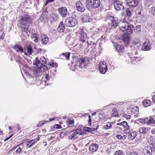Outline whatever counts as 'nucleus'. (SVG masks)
<instances>
[{"label": "nucleus", "instance_id": "obj_17", "mask_svg": "<svg viewBox=\"0 0 155 155\" xmlns=\"http://www.w3.org/2000/svg\"><path fill=\"white\" fill-rule=\"evenodd\" d=\"M131 34L125 33L122 36V40L126 44H128L130 41V35Z\"/></svg>", "mask_w": 155, "mask_h": 155}, {"label": "nucleus", "instance_id": "obj_8", "mask_svg": "<svg viewBox=\"0 0 155 155\" xmlns=\"http://www.w3.org/2000/svg\"><path fill=\"white\" fill-rule=\"evenodd\" d=\"M107 70L106 63L105 61H101L99 65V71L101 73L105 74Z\"/></svg>", "mask_w": 155, "mask_h": 155}, {"label": "nucleus", "instance_id": "obj_21", "mask_svg": "<svg viewBox=\"0 0 155 155\" xmlns=\"http://www.w3.org/2000/svg\"><path fill=\"white\" fill-rule=\"evenodd\" d=\"M80 38V41L83 42H85L87 38V34L84 31H82L81 33Z\"/></svg>", "mask_w": 155, "mask_h": 155}, {"label": "nucleus", "instance_id": "obj_15", "mask_svg": "<svg viewBox=\"0 0 155 155\" xmlns=\"http://www.w3.org/2000/svg\"><path fill=\"white\" fill-rule=\"evenodd\" d=\"M25 51L24 54L26 55H31L33 51V50L31 46L30 45H28L26 46L25 48Z\"/></svg>", "mask_w": 155, "mask_h": 155}, {"label": "nucleus", "instance_id": "obj_27", "mask_svg": "<svg viewBox=\"0 0 155 155\" xmlns=\"http://www.w3.org/2000/svg\"><path fill=\"white\" fill-rule=\"evenodd\" d=\"M72 132H74L75 133H77V135L79 136L80 135H82L84 134L83 133L81 132V129H77L75 130H71L69 131L70 133H71Z\"/></svg>", "mask_w": 155, "mask_h": 155}, {"label": "nucleus", "instance_id": "obj_3", "mask_svg": "<svg viewBox=\"0 0 155 155\" xmlns=\"http://www.w3.org/2000/svg\"><path fill=\"white\" fill-rule=\"evenodd\" d=\"M119 28L123 32L126 31L127 33L131 34L133 32L134 27L133 25L129 24L127 22L124 21L121 23Z\"/></svg>", "mask_w": 155, "mask_h": 155}, {"label": "nucleus", "instance_id": "obj_47", "mask_svg": "<svg viewBox=\"0 0 155 155\" xmlns=\"http://www.w3.org/2000/svg\"><path fill=\"white\" fill-rule=\"evenodd\" d=\"M49 65H50L51 67H56L58 66L57 64L56 63H50L49 64Z\"/></svg>", "mask_w": 155, "mask_h": 155}, {"label": "nucleus", "instance_id": "obj_14", "mask_svg": "<svg viewBox=\"0 0 155 155\" xmlns=\"http://www.w3.org/2000/svg\"><path fill=\"white\" fill-rule=\"evenodd\" d=\"M151 48L150 42L149 41L147 40L143 44L141 49L143 51H149Z\"/></svg>", "mask_w": 155, "mask_h": 155}, {"label": "nucleus", "instance_id": "obj_36", "mask_svg": "<svg viewBox=\"0 0 155 155\" xmlns=\"http://www.w3.org/2000/svg\"><path fill=\"white\" fill-rule=\"evenodd\" d=\"M148 118L147 117H146L143 118H139L137 120L141 123L145 124L147 123V120H148Z\"/></svg>", "mask_w": 155, "mask_h": 155}, {"label": "nucleus", "instance_id": "obj_6", "mask_svg": "<svg viewBox=\"0 0 155 155\" xmlns=\"http://www.w3.org/2000/svg\"><path fill=\"white\" fill-rule=\"evenodd\" d=\"M77 22L76 19L74 17H70L65 20V25L68 27H72L75 26Z\"/></svg>", "mask_w": 155, "mask_h": 155}, {"label": "nucleus", "instance_id": "obj_12", "mask_svg": "<svg viewBox=\"0 0 155 155\" xmlns=\"http://www.w3.org/2000/svg\"><path fill=\"white\" fill-rule=\"evenodd\" d=\"M58 11L61 16L64 17H65L68 14L67 9L64 7H61L58 9Z\"/></svg>", "mask_w": 155, "mask_h": 155}, {"label": "nucleus", "instance_id": "obj_19", "mask_svg": "<svg viewBox=\"0 0 155 155\" xmlns=\"http://www.w3.org/2000/svg\"><path fill=\"white\" fill-rule=\"evenodd\" d=\"M40 73L39 70L34 68L31 71L30 74V75L33 78L34 77H38V74Z\"/></svg>", "mask_w": 155, "mask_h": 155}, {"label": "nucleus", "instance_id": "obj_51", "mask_svg": "<svg viewBox=\"0 0 155 155\" xmlns=\"http://www.w3.org/2000/svg\"><path fill=\"white\" fill-rule=\"evenodd\" d=\"M43 121H39V122L37 124L36 126L37 127H39L41 125H43L45 124V122H44Z\"/></svg>", "mask_w": 155, "mask_h": 155}, {"label": "nucleus", "instance_id": "obj_48", "mask_svg": "<svg viewBox=\"0 0 155 155\" xmlns=\"http://www.w3.org/2000/svg\"><path fill=\"white\" fill-rule=\"evenodd\" d=\"M84 131L87 132H91L92 130V129L89 127H85L84 128Z\"/></svg>", "mask_w": 155, "mask_h": 155}, {"label": "nucleus", "instance_id": "obj_28", "mask_svg": "<svg viewBox=\"0 0 155 155\" xmlns=\"http://www.w3.org/2000/svg\"><path fill=\"white\" fill-rule=\"evenodd\" d=\"M67 122L68 126L70 127H72L74 125V121L73 119H68L67 120Z\"/></svg>", "mask_w": 155, "mask_h": 155}, {"label": "nucleus", "instance_id": "obj_58", "mask_svg": "<svg viewBox=\"0 0 155 155\" xmlns=\"http://www.w3.org/2000/svg\"><path fill=\"white\" fill-rule=\"evenodd\" d=\"M35 4L36 5H39V0H35Z\"/></svg>", "mask_w": 155, "mask_h": 155}, {"label": "nucleus", "instance_id": "obj_34", "mask_svg": "<svg viewBox=\"0 0 155 155\" xmlns=\"http://www.w3.org/2000/svg\"><path fill=\"white\" fill-rule=\"evenodd\" d=\"M148 131V129H146L144 127H141L139 129V131L141 133L145 134Z\"/></svg>", "mask_w": 155, "mask_h": 155}, {"label": "nucleus", "instance_id": "obj_13", "mask_svg": "<svg viewBox=\"0 0 155 155\" xmlns=\"http://www.w3.org/2000/svg\"><path fill=\"white\" fill-rule=\"evenodd\" d=\"M152 152V148L150 146L145 147L143 150L144 155H151Z\"/></svg>", "mask_w": 155, "mask_h": 155}, {"label": "nucleus", "instance_id": "obj_18", "mask_svg": "<svg viewBox=\"0 0 155 155\" xmlns=\"http://www.w3.org/2000/svg\"><path fill=\"white\" fill-rule=\"evenodd\" d=\"M99 146L97 144L92 143L89 146V150L92 152L96 151L98 149Z\"/></svg>", "mask_w": 155, "mask_h": 155}, {"label": "nucleus", "instance_id": "obj_56", "mask_svg": "<svg viewBox=\"0 0 155 155\" xmlns=\"http://www.w3.org/2000/svg\"><path fill=\"white\" fill-rule=\"evenodd\" d=\"M151 11L153 15L155 16V7L152 8Z\"/></svg>", "mask_w": 155, "mask_h": 155}, {"label": "nucleus", "instance_id": "obj_38", "mask_svg": "<svg viewBox=\"0 0 155 155\" xmlns=\"http://www.w3.org/2000/svg\"><path fill=\"white\" fill-rule=\"evenodd\" d=\"M113 113L112 115L113 116H117L118 115V113L117 110L116 108H114L112 111Z\"/></svg>", "mask_w": 155, "mask_h": 155}, {"label": "nucleus", "instance_id": "obj_49", "mask_svg": "<svg viewBox=\"0 0 155 155\" xmlns=\"http://www.w3.org/2000/svg\"><path fill=\"white\" fill-rule=\"evenodd\" d=\"M123 126L124 127V128H126V127H129V126L128 125L126 121H123Z\"/></svg>", "mask_w": 155, "mask_h": 155}, {"label": "nucleus", "instance_id": "obj_41", "mask_svg": "<svg viewBox=\"0 0 155 155\" xmlns=\"http://www.w3.org/2000/svg\"><path fill=\"white\" fill-rule=\"evenodd\" d=\"M114 155H124V154L122 151L119 150L115 152Z\"/></svg>", "mask_w": 155, "mask_h": 155}, {"label": "nucleus", "instance_id": "obj_20", "mask_svg": "<svg viewBox=\"0 0 155 155\" xmlns=\"http://www.w3.org/2000/svg\"><path fill=\"white\" fill-rule=\"evenodd\" d=\"M65 27L63 21H61L57 29V30L60 32H64Z\"/></svg>", "mask_w": 155, "mask_h": 155}, {"label": "nucleus", "instance_id": "obj_44", "mask_svg": "<svg viewBox=\"0 0 155 155\" xmlns=\"http://www.w3.org/2000/svg\"><path fill=\"white\" fill-rule=\"evenodd\" d=\"M28 28L24 27V30L25 32L26 33L27 35L28 36H29V34H30V31L28 30Z\"/></svg>", "mask_w": 155, "mask_h": 155}, {"label": "nucleus", "instance_id": "obj_26", "mask_svg": "<svg viewBox=\"0 0 155 155\" xmlns=\"http://www.w3.org/2000/svg\"><path fill=\"white\" fill-rule=\"evenodd\" d=\"M135 48L137 47L138 49L140 47V40L139 39L135 38V40L133 42Z\"/></svg>", "mask_w": 155, "mask_h": 155}, {"label": "nucleus", "instance_id": "obj_22", "mask_svg": "<svg viewBox=\"0 0 155 155\" xmlns=\"http://www.w3.org/2000/svg\"><path fill=\"white\" fill-rule=\"evenodd\" d=\"M20 144H19L15 147H14V148H12L10 150H16L15 151V152L17 154H21L22 153V151L20 147H19V146Z\"/></svg>", "mask_w": 155, "mask_h": 155}, {"label": "nucleus", "instance_id": "obj_37", "mask_svg": "<svg viewBox=\"0 0 155 155\" xmlns=\"http://www.w3.org/2000/svg\"><path fill=\"white\" fill-rule=\"evenodd\" d=\"M151 104V101L149 100H145L143 102V105L145 107H147L150 106Z\"/></svg>", "mask_w": 155, "mask_h": 155}, {"label": "nucleus", "instance_id": "obj_33", "mask_svg": "<svg viewBox=\"0 0 155 155\" xmlns=\"http://www.w3.org/2000/svg\"><path fill=\"white\" fill-rule=\"evenodd\" d=\"M114 46L116 47V49L120 53V52L122 51V50L123 48V46H121L120 45H119L116 44Z\"/></svg>", "mask_w": 155, "mask_h": 155}, {"label": "nucleus", "instance_id": "obj_11", "mask_svg": "<svg viewBox=\"0 0 155 155\" xmlns=\"http://www.w3.org/2000/svg\"><path fill=\"white\" fill-rule=\"evenodd\" d=\"M75 6L77 10L80 12H83L85 10V8L84 5L80 1H77Z\"/></svg>", "mask_w": 155, "mask_h": 155}, {"label": "nucleus", "instance_id": "obj_42", "mask_svg": "<svg viewBox=\"0 0 155 155\" xmlns=\"http://www.w3.org/2000/svg\"><path fill=\"white\" fill-rule=\"evenodd\" d=\"M139 112V108L138 107H134L132 110V112L137 114Z\"/></svg>", "mask_w": 155, "mask_h": 155}, {"label": "nucleus", "instance_id": "obj_4", "mask_svg": "<svg viewBox=\"0 0 155 155\" xmlns=\"http://www.w3.org/2000/svg\"><path fill=\"white\" fill-rule=\"evenodd\" d=\"M101 4L100 0H86V6L91 7L92 8H95L98 7Z\"/></svg>", "mask_w": 155, "mask_h": 155}, {"label": "nucleus", "instance_id": "obj_23", "mask_svg": "<svg viewBox=\"0 0 155 155\" xmlns=\"http://www.w3.org/2000/svg\"><path fill=\"white\" fill-rule=\"evenodd\" d=\"M42 44H46L48 41V38L45 35H42L41 36Z\"/></svg>", "mask_w": 155, "mask_h": 155}, {"label": "nucleus", "instance_id": "obj_55", "mask_svg": "<svg viewBox=\"0 0 155 155\" xmlns=\"http://www.w3.org/2000/svg\"><path fill=\"white\" fill-rule=\"evenodd\" d=\"M117 138L119 140H122V136L120 134H117L116 136Z\"/></svg>", "mask_w": 155, "mask_h": 155}, {"label": "nucleus", "instance_id": "obj_35", "mask_svg": "<svg viewBox=\"0 0 155 155\" xmlns=\"http://www.w3.org/2000/svg\"><path fill=\"white\" fill-rule=\"evenodd\" d=\"M82 20L84 22H89V17L88 15H84L82 18Z\"/></svg>", "mask_w": 155, "mask_h": 155}, {"label": "nucleus", "instance_id": "obj_46", "mask_svg": "<svg viewBox=\"0 0 155 155\" xmlns=\"http://www.w3.org/2000/svg\"><path fill=\"white\" fill-rule=\"evenodd\" d=\"M123 116L127 120H129L131 118V116L129 115H127L126 114H123Z\"/></svg>", "mask_w": 155, "mask_h": 155}, {"label": "nucleus", "instance_id": "obj_39", "mask_svg": "<svg viewBox=\"0 0 155 155\" xmlns=\"http://www.w3.org/2000/svg\"><path fill=\"white\" fill-rule=\"evenodd\" d=\"M134 31L136 33H138L140 32V26L139 25H137L136 26L135 28H134Z\"/></svg>", "mask_w": 155, "mask_h": 155}, {"label": "nucleus", "instance_id": "obj_9", "mask_svg": "<svg viewBox=\"0 0 155 155\" xmlns=\"http://www.w3.org/2000/svg\"><path fill=\"white\" fill-rule=\"evenodd\" d=\"M122 2L119 1L115 0L113 2V5L115 9L117 11H120L124 8Z\"/></svg>", "mask_w": 155, "mask_h": 155}, {"label": "nucleus", "instance_id": "obj_53", "mask_svg": "<svg viewBox=\"0 0 155 155\" xmlns=\"http://www.w3.org/2000/svg\"><path fill=\"white\" fill-rule=\"evenodd\" d=\"M124 131L125 132V133H126L128 134H129V133L130 131V130L129 129V127L126 128L125 129H124Z\"/></svg>", "mask_w": 155, "mask_h": 155}, {"label": "nucleus", "instance_id": "obj_30", "mask_svg": "<svg viewBox=\"0 0 155 155\" xmlns=\"http://www.w3.org/2000/svg\"><path fill=\"white\" fill-rule=\"evenodd\" d=\"M150 119L147 120V124L154 125H155V121L151 117H149Z\"/></svg>", "mask_w": 155, "mask_h": 155}, {"label": "nucleus", "instance_id": "obj_16", "mask_svg": "<svg viewBox=\"0 0 155 155\" xmlns=\"http://www.w3.org/2000/svg\"><path fill=\"white\" fill-rule=\"evenodd\" d=\"M13 49L16 51L17 52L22 53H24V51L23 47L19 44H16L13 47Z\"/></svg>", "mask_w": 155, "mask_h": 155}, {"label": "nucleus", "instance_id": "obj_64", "mask_svg": "<svg viewBox=\"0 0 155 155\" xmlns=\"http://www.w3.org/2000/svg\"><path fill=\"white\" fill-rule=\"evenodd\" d=\"M89 117V120H88V122L90 124H91V116L90 115H89L88 116Z\"/></svg>", "mask_w": 155, "mask_h": 155}, {"label": "nucleus", "instance_id": "obj_40", "mask_svg": "<svg viewBox=\"0 0 155 155\" xmlns=\"http://www.w3.org/2000/svg\"><path fill=\"white\" fill-rule=\"evenodd\" d=\"M131 10H130L129 8H128L126 11V15L128 17H130L132 14Z\"/></svg>", "mask_w": 155, "mask_h": 155}, {"label": "nucleus", "instance_id": "obj_1", "mask_svg": "<svg viewBox=\"0 0 155 155\" xmlns=\"http://www.w3.org/2000/svg\"><path fill=\"white\" fill-rule=\"evenodd\" d=\"M72 58L74 62L73 63H71V64H73L75 62L73 65L74 67L78 66L81 68H86L85 60L84 58H82L80 55L74 54L73 55Z\"/></svg>", "mask_w": 155, "mask_h": 155}, {"label": "nucleus", "instance_id": "obj_29", "mask_svg": "<svg viewBox=\"0 0 155 155\" xmlns=\"http://www.w3.org/2000/svg\"><path fill=\"white\" fill-rule=\"evenodd\" d=\"M70 54V52H66L62 53L60 55V56H63L65 58V59L68 60L69 59Z\"/></svg>", "mask_w": 155, "mask_h": 155}, {"label": "nucleus", "instance_id": "obj_62", "mask_svg": "<svg viewBox=\"0 0 155 155\" xmlns=\"http://www.w3.org/2000/svg\"><path fill=\"white\" fill-rule=\"evenodd\" d=\"M127 135H124L123 136H122V140H124L126 139V137H127Z\"/></svg>", "mask_w": 155, "mask_h": 155}, {"label": "nucleus", "instance_id": "obj_50", "mask_svg": "<svg viewBox=\"0 0 155 155\" xmlns=\"http://www.w3.org/2000/svg\"><path fill=\"white\" fill-rule=\"evenodd\" d=\"M111 126V124L110 123H108L105 126V128L106 129H108L110 128Z\"/></svg>", "mask_w": 155, "mask_h": 155}, {"label": "nucleus", "instance_id": "obj_60", "mask_svg": "<svg viewBox=\"0 0 155 155\" xmlns=\"http://www.w3.org/2000/svg\"><path fill=\"white\" fill-rule=\"evenodd\" d=\"M152 100L153 102L155 104V94L152 97Z\"/></svg>", "mask_w": 155, "mask_h": 155}, {"label": "nucleus", "instance_id": "obj_24", "mask_svg": "<svg viewBox=\"0 0 155 155\" xmlns=\"http://www.w3.org/2000/svg\"><path fill=\"white\" fill-rule=\"evenodd\" d=\"M31 39L33 40V41L35 43L38 42V35L36 33L32 34L31 36Z\"/></svg>", "mask_w": 155, "mask_h": 155}, {"label": "nucleus", "instance_id": "obj_52", "mask_svg": "<svg viewBox=\"0 0 155 155\" xmlns=\"http://www.w3.org/2000/svg\"><path fill=\"white\" fill-rule=\"evenodd\" d=\"M44 64H42V66H41V68H39L41 69V68L43 69V70H46L48 69V67L47 66L44 65Z\"/></svg>", "mask_w": 155, "mask_h": 155}, {"label": "nucleus", "instance_id": "obj_57", "mask_svg": "<svg viewBox=\"0 0 155 155\" xmlns=\"http://www.w3.org/2000/svg\"><path fill=\"white\" fill-rule=\"evenodd\" d=\"M51 76H49L47 74H46L45 76V78L47 80H48L51 78Z\"/></svg>", "mask_w": 155, "mask_h": 155}, {"label": "nucleus", "instance_id": "obj_25", "mask_svg": "<svg viewBox=\"0 0 155 155\" xmlns=\"http://www.w3.org/2000/svg\"><path fill=\"white\" fill-rule=\"evenodd\" d=\"M136 136L135 132H132L129 134H127L128 138L129 140H133Z\"/></svg>", "mask_w": 155, "mask_h": 155}, {"label": "nucleus", "instance_id": "obj_7", "mask_svg": "<svg viewBox=\"0 0 155 155\" xmlns=\"http://www.w3.org/2000/svg\"><path fill=\"white\" fill-rule=\"evenodd\" d=\"M47 60L43 56L40 58V60L38 58H36L33 62V64L38 68H41L42 64H46Z\"/></svg>", "mask_w": 155, "mask_h": 155}, {"label": "nucleus", "instance_id": "obj_45", "mask_svg": "<svg viewBox=\"0 0 155 155\" xmlns=\"http://www.w3.org/2000/svg\"><path fill=\"white\" fill-rule=\"evenodd\" d=\"M151 145L152 147V150L153 152L155 151V141H153L151 143Z\"/></svg>", "mask_w": 155, "mask_h": 155}, {"label": "nucleus", "instance_id": "obj_63", "mask_svg": "<svg viewBox=\"0 0 155 155\" xmlns=\"http://www.w3.org/2000/svg\"><path fill=\"white\" fill-rule=\"evenodd\" d=\"M38 52H40L41 53H42V52H44V51L43 50L41 49H39L38 50Z\"/></svg>", "mask_w": 155, "mask_h": 155}, {"label": "nucleus", "instance_id": "obj_10", "mask_svg": "<svg viewBox=\"0 0 155 155\" xmlns=\"http://www.w3.org/2000/svg\"><path fill=\"white\" fill-rule=\"evenodd\" d=\"M126 5L129 6L130 8H134L136 7L138 4V0H126Z\"/></svg>", "mask_w": 155, "mask_h": 155}, {"label": "nucleus", "instance_id": "obj_43", "mask_svg": "<svg viewBox=\"0 0 155 155\" xmlns=\"http://www.w3.org/2000/svg\"><path fill=\"white\" fill-rule=\"evenodd\" d=\"M83 42V43H82V45L84 46V49L87 48L89 46V43L88 41H87L86 42L85 41Z\"/></svg>", "mask_w": 155, "mask_h": 155}, {"label": "nucleus", "instance_id": "obj_61", "mask_svg": "<svg viewBox=\"0 0 155 155\" xmlns=\"http://www.w3.org/2000/svg\"><path fill=\"white\" fill-rule=\"evenodd\" d=\"M114 105L113 104H112V103H111L110 104H109L107 105H106V106L104 107V109H106L108 107H110L111 105Z\"/></svg>", "mask_w": 155, "mask_h": 155}, {"label": "nucleus", "instance_id": "obj_2", "mask_svg": "<svg viewBox=\"0 0 155 155\" xmlns=\"http://www.w3.org/2000/svg\"><path fill=\"white\" fill-rule=\"evenodd\" d=\"M106 18L110 21L108 24V27L109 29L112 28H116L120 23L117 17L110 15H107Z\"/></svg>", "mask_w": 155, "mask_h": 155}, {"label": "nucleus", "instance_id": "obj_32", "mask_svg": "<svg viewBox=\"0 0 155 155\" xmlns=\"http://www.w3.org/2000/svg\"><path fill=\"white\" fill-rule=\"evenodd\" d=\"M35 143V140H31L26 142V146L28 147H31L33 146Z\"/></svg>", "mask_w": 155, "mask_h": 155}, {"label": "nucleus", "instance_id": "obj_31", "mask_svg": "<svg viewBox=\"0 0 155 155\" xmlns=\"http://www.w3.org/2000/svg\"><path fill=\"white\" fill-rule=\"evenodd\" d=\"M73 133L70 135L69 137L68 138L71 140H73L77 139L79 136L77 135V133H75L74 132H73Z\"/></svg>", "mask_w": 155, "mask_h": 155}, {"label": "nucleus", "instance_id": "obj_54", "mask_svg": "<svg viewBox=\"0 0 155 155\" xmlns=\"http://www.w3.org/2000/svg\"><path fill=\"white\" fill-rule=\"evenodd\" d=\"M4 33V31L3 30L0 31V38H2V37Z\"/></svg>", "mask_w": 155, "mask_h": 155}, {"label": "nucleus", "instance_id": "obj_59", "mask_svg": "<svg viewBox=\"0 0 155 155\" xmlns=\"http://www.w3.org/2000/svg\"><path fill=\"white\" fill-rule=\"evenodd\" d=\"M54 127L55 128H57V129L61 128L60 126L58 124H56L55 125H54Z\"/></svg>", "mask_w": 155, "mask_h": 155}, {"label": "nucleus", "instance_id": "obj_5", "mask_svg": "<svg viewBox=\"0 0 155 155\" xmlns=\"http://www.w3.org/2000/svg\"><path fill=\"white\" fill-rule=\"evenodd\" d=\"M31 22L30 16L28 15H24L22 16V18L20 21L21 26L25 25L27 26Z\"/></svg>", "mask_w": 155, "mask_h": 155}]
</instances>
